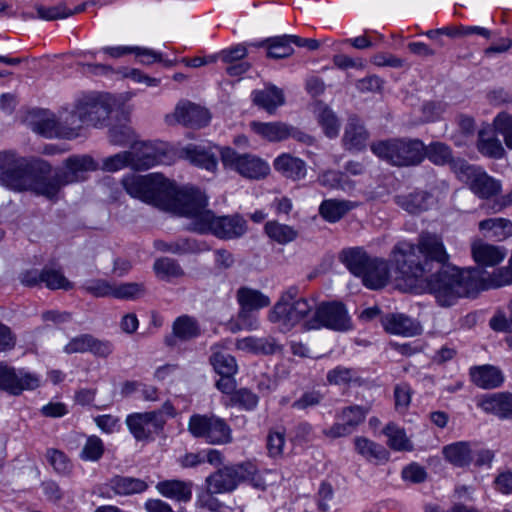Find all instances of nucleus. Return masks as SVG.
Listing matches in <instances>:
<instances>
[{"instance_id":"72a5a7b5","label":"nucleus","mask_w":512,"mask_h":512,"mask_svg":"<svg viewBox=\"0 0 512 512\" xmlns=\"http://www.w3.org/2000/svg\"><path fill=\"white\" fill-rule=\"evenodd\" d=\"M210 363L215 372L221 376H234L238 370L235 358L222 344H215L211 347Z\"/></svg>"},{"instance_id":"ea45409f","label":"nucleus","mask_w":512,"mask_h":512,"mask_svg":"<svg viewBox=\"0 0 512 512\" xmlns=\"http://www.w3.org/2000/svg\"><path fill=\"white\" fill-rule=\"evenodd\" d=\"M315 114L317 122L321 126L324 134L328 138L337 137L340 129V121L335 112L327 105L318 103L315 108Z\"/></svg>"},{"instance_id":"052dcab7","label":"nucleus","mask_w":512,"mask_h":512,"mask_svg":"<svg viewBox=\"0 0 512 512\" xmlns=\"http://www.w3.org/2000/svg\"><path fill=\"white\" fill-rule=\"evenodd\" d=\"M104 453V444L98 436H90L86 440L80 457L86 461H98Z\"/></svg>"},{"instance_id":"f03ea898","label":"nucleus","mask_w":512,"mask_h":512,"mask_svg":"<svg viewBox=\"0 0 512 512\" xmlns=\"http://www.w3.org/2000/svg\"><path fill=\"white\" fill-rule=\"evenodd\" d=\"M472 269L444 266L426 280V288L439 305L449 307L462 297L475 298Z\"/></svg>"},{"instance_id":"5701e85b","label":"nucleus","mask_w":512,"mask_h":512,"mask_svg":"<svg viewBox=\"0 0 512 512\" xmlns=\"http://www.w3.org/2000/svg\"><path fill=\"white\" fill-rule=\"evenodd\" d=\"M129 152L132 153L133 170H147L161 163L165 156L160 148L150 142L133 143Z\"/></svg>"},{"instance_id":"a18cd8bd","label":"nucleus","mask_w":512,"mask_h":512,"mask_svg":"<svg viewBox=\"0 0 512 512\" xmlns=\"http://www.w3.org/2000/svg\"><path fill=\"white\" fill-rule=\"evenodd\" d=\"M153 269L158 278L171 281L184 276V271L179 263L168 257H162L154 262Z\"/></svg>"},{"instance_id":"0eeeda50","label":"nucleus","mask_w":512,"mask_h":512,"mask_svg":"<svg viewBox=\"0 0 512 512\" xmlns=\"http://www.w3.org/2000/svg\"><path fill=\"white\" fill-rule=\"evenodd\" d=\"M351 327V318L345 305L337 301L315 304L312 316L304 323L306 331L327 328L343 332Z\"/></svg>"},{"instance_id":"69168bd1","label":"nucleus","mask_w":512,"mask_h":512,"mask_svg":"<svg viewBox=\"0 0 512 512\" xmlns=\"http://www.w3.org/2000/svg\"><path fill=\"white\" fill-rule=\"evenodd\" d=\"M47 459L57 473L67 475L71 472L72 464L62 451L49 449Z\"/></svg>"},{"instance_id":"f3484780","label":"nucleus","mask_w":512,"mask_h":512,"mask_svg":"<svg viewBox=\"0 0 512 512\" xmlns=\"http://www.w3.org/2000/svg\"><path fill=\"white\" fill-rule=\"evenodd\" d=\"M237 300L241 306L239 313L241 324L248 330L257 329L258 321L250 313L268 307L271 303L270 298L259 290L241 287L237 291Z\"/></svg>"},{"instance_id":"58836bf2","label":"nucleus","mask_w":512,"mask_h":512,"mask_svg":"<svg viewBox=\"0 0 512 512\" xmlns=\"http://www.w3.org/2000/svg\"><path fill=\"white\" fill-rule=\"evenodd\" d=\"M250 126L256 134L270 142L283 141L287 139V133L289 131V125L283 122L264 123L253 121Z\"/></svg>"},{"instance_id":"a19ab883","label":"nucleus","mask_w":512,"mask_h":512,"mask_svg":"<svg viewBox=\"0 0 512 512\" xmlns=\"http://www.w3.org/2000/svg\"><path fill=\"white\" fill-rule=\"evenodd\" d=\"M264 231L269 239L280 245L291 243L298 237V231L293 226L275 220L266 222Z\"/></svg>"},{"instance_id":"dca6fc26","label":"nucleus","mask_w":512,"mask_h":512,"mask_svg":"<svg viewBox=\"0 0 512 512\" xmlns=\"http://www.w3.org/2000/svg\"><path fill=\"white\" fill-rule=\"evenodd\" d=\"M125 422L137 441H146L163 429L166 419L162 417V411H150L130 414Z\"/></svg>"},{"instance_id":"4be33fe9","label":"nucleus","mask_w":512,"mask_h":512,"mask_svg":"<svg viewBox=\"0 0 512 512\" xmlns=\"http://www.w3.org/2000/svg\"><path fill=\"white\" fill-rule=\"evenodd\" d=\"M98 169V164L89 155H73L64 161L63 168L59 169L66 185L83 181L86 173Z\"/></svg>"},{"instance_id":"5fc2aeb1","label":"nucleus","mask_w":512,"mask_h":512,"mask_svg":"<svg viewBox=\"0 0 512 512\" xmlns=\"http://www.w3.org/2000/svg\"><path fill=\"white\" fill-rule=\"evenodd\" d=\"M132 153L122 151L103 159L101 169L107 172H116L126 167L132 169Z\"/></svg>"},{"instance_id":"393cba45","label":"nucleus","mask_w":512,"mask_h":512,"mask_svg":"<svg viewBox=\"0 0 512 512\" xmlns=\"http://www.w3.org/2000/svg\"><path fill=\"white\" fill-rule=\"evenodd\" d=\"M395 203L409 214H420L433 205V196L423 190H415L394 197Z\"/></svg>"},{"instance_id":"e2e57ef3","label":"nucleus","mask_w":512,"mask_h":512,"mask_svg":"<svg viewBox=\"0 0 512 512\" xmlns=\"http://www.w3.org/2000/svg\"><path fill=\"white\" fill-rule=\"evenodd\" d=\"M81 288L94 297H113V284L102 279H93L86 281Z\"/></svg>"},{"instance_id":"7c9ffc66","label":"nucleus","mask_w":512,"mask_h":512,"mask_svg":"<svg viewBox=\"0 0 512 512\" xmlns=\"http://www.w3.org/2000/svg\"><path fill=\"white\" fill-rule=\"evenodd\" d=\"M470 377L472 382L482 389H494L504 382L502 371L489 364L471 367Z\"/></svg>"},{"instance_id":"7ed1b4c3","label":"nucleus","mask_w":512,"mask_h":512,"mask_svg":"<svg viewBox=\"0 0 512 512\" xmlns=\"http://www.w3.org/2000/svg\"><path fill=\"white\" fill-rule=\"evenodd\" d=\"M165 194L160 208L192 219L194 230L200 233L201 223L205 222L206 214L211 213L206 208V196L193 188L178 190L171 181Z\"/></svg>"},{"instance_id":"4d7b16f0","label":"nucleus","mask_w":512,"mask_h":512,"mask_svg":"<svg viewBox=\"0 0 512 512\" xmlns=\"http://www.w3.org/2000/svg\"><path fill=\"white\" fill-rule=\"evenodd\" d=\"M155 248L162 252H170L173 254H187L195 250V244L189 239H178L174 242L155 241Z\"/></svg>"},{"instance_id":"37998d69","label":"nucleus","mask_w":512,"mask_h":512,"mask_svg":"<svg viewBox=\"0 0 512 512\" xmlns=\"http://www.w3.org/2000/svg\"><path fill=\"white\" fill-rule=\"evenodd\" d=\"M173 334L183 341L198 337L200 335L198 321L188 315L179 316L173 323Z\"/></svg>"},{"instance_id":"4c0bfd02","label":"nucleus","mask_w":512,"mask_h":512,"mask_svg":"<svg viewBox=\"0 0 512 512\" xmlns=\"http://www.w3.org/2000/svg\"><path fill=\"white\" fill-rule=\"evenodd\" d=\"M274 168L285 177L301 179L306 174V165L303 160L290 154H282L274 161Z\"/></svg>"},{"instance_id":"a211bd4d","label":"nucleus","mask_w":512,"mask_h":512,"mask_svg":"<svg viewBox=\"0 0 512 512\" xmlns=\"http://www.w3.org/2000/svg\"><path fill=\"white\" fill-rule=\"evenodd\" d=\"M169 124L174 122L190 128H201L210 121L207 109L190 101H180L175 107L174 113L166 117Z\"/></svg>"},{"instance_id":"4468645a","label":"nucleus","mask_w":512,"mask_h":512,"mask_svg":"<svg viewBox=\"0 0 512 512\" xmlns=\"http://www.w3.org/2000/svg\"><path fill=\"white\" fill-rule=\"evenodd\" d=\"M454 170L461 179L467 181L470 189L481 198L492 197L501 189V185L497 180L464 160H458L454 164Z\"/></svg>"},{"instance_id":"3c124183","label":"nucleus","mask_w":512,"mask_h":512,"mask_svg":"<svg viewBox=\"0 0 512 512\" xmlns=\"http://www.w3.org/2000/svg\"><path fill=\"white\" fill-rule=\"evenodd\" d=\"M384 434L388 438V445L394 450H410L411 444L403 429L394 423H389L384 428Z\"/></svg>"},{"instance_id":"412c9836","label":"nucleus","mask_w":512,"mask_h":512,"mask_svg":"<svg viewBox=\"0 0 512 512\" xmlns=\"http://www.w3.org/2000/svg\"><path fill=\"white\" fill-rule=\"evenodd\" d=\"M222 148L211 144H189L180 150V156L197 167L214 172L218 166L217 155L214 150L220 153Z\"/></svg>"},{"instance_id":"bf43d9fd","label":"nucleus","mask_w":512,"mask_h":512,"mask_svg":"<svg viewBox=\"0 0 512 512\" xmlns=\"http://www.w3.org/2000/svg\"><path fill=\"white\" fill-rule=\"evenodd\" d=\"M145 292V287L142 283H123L120 285H113V297L118 299L134 300L142 296Z\"/></svg>"},{"instance_id":"9b49d317","label":"nucleus","mask_w":512,"mask_h":512,"mask_svg":"<svg viewBox=\"0 0 512 512\" xmlns=\"http://www.w3.org/2000/svg\"><path fill=\"white\" fill-rule=\"evenodd\" d=\"M74 101L86 125L95 127L108 118L114 104L111 95L97 92L82 94Z\"/></svg>"},{"instance_id":"de8ad7c7","label":"nucleus","mask_w":512,"mask_h":512,"mask_svg":"<svg viewBox=\"0 0 512 512\" xmlns=\"http://www.w3.org/2000/svg\"><path fill=\"white\" fill-rule=\"evenodd\" d=\"M355 448L359 454L368 460H383L387 457L385 448L365 437L355 438Z\"/></svg>"},{"instance_id":"ddd939ff","label":"nucleus","mask_w":512,"mask_h":512,"mask_svg":"<svg viewBox=\"0 0 512 512\" xmlns=\"http://www.w3.org/2000/svg\"><path fill=\"white\" fill-rule=\"evenodd\" d=\"M221 161L226 168L237 171L250 179H260L269 173V165L260 158L250 154H238L230 147L220 149Z\"/></svg>"},{"instance_id":"6e6552de","label":"nucleus","mask_w":512,"mask_h":512,"mask_svg":"<svg viewBox=\"0 0 512 512\" xmlns=\"http://www.w3.org/2000/svg\"><path fill=\"white\" fill-rule=\"evenodd\" d=\"M189 432L196 438L212 445L232 442V430L226 421L216 415H192L188 422Z\"/></svg>"},{"instance_id":"864d4df0","label":"nucleus","mask_w":512,"mask_h":512,"mask_svg":"<svg viewBox=\"0 0 512 512\" xmlns=\"http://www.w3.org/2000/svg\"><path fill=\"white\" fill-rule=\"evenodd\" d=\"M136 135L133 129L126 125H114L109 129L110 142L117 146H126L136 143Z\"/></svg>"},{"instance_id":"39448f33","label":"nucleus","mask_w":512,"mask_h":512,"mask_svg":"<svg viewBox=\"0 0 512 512\" xmlns=\"http://www.w3.org/2000/svg\"><path fill=\"white\" fill-rule=\"evenodd\" d=\"M35 159L29 160L15 151H0V184L10 190L27 191L30 185Z\"/></svg>"},{"instance_id":"2eb2a0df","label":"nucleus","mask_w":512,"mask_h":512,"mask_svg":"<svg viewBox=\"0 0 512 512\" xmlns=\"http://www.w3.org/2000/svg\"><path fill=\"white\" fill-rule=\"evenodd\" d=\"M201 223L200 233H211L220 239H236L247 231V222L239 215L215 216L211 211Z\"/></svg>"},{"instance_id":"f257e3e1","label":"nucleus","mask_w":512,"mask_h":512,"mask_svg":"<svg viewBox=\"0 0 512 512\" xmlns=\"http://www.w3.org/2000/svg\"><path fill=\"white\" fill-rule=\"evenodd\" d=\"M391 261L399 278L405 281L417 280L433 269V263L445 265L449 254L441 236L422 232L417 243H397L391 252Z\"/></svg>"},{"instance_id":"c03bdc74","label":"nucleus","mask_w":512,"mask_h":512,"mask_svg":"<svg viewBox=\"0 0 512 512\" xmlns=\"http://www.w3.org/2000/svg\"><path fill=\"white\" fill-rule=\"evenodd\" d=\"M481 231H488L491 237L498 240H505L512 236V222L505 218H490L479 223Z\"/></svg>"},{"instance_id":"b1692460","label":"nucleus","mask_w":512,"mask_h":512,"mask_svg":"<svg viewBox=\"0 0 512 512\" xmlns=\"http://www.w3.org/2000/svg\"><path fill=\"white\" fill-rule=\"evenodd\" d=\"M359 278L362 279L364 286L369 289L377 290L384 287L389 280L387 261L380 258H370Z\"/></svg>"},{"instance_id":"09e8293b","label":"nucleus","mask_w":512,"mask_h":512,"mask_svg":"<svg viewBox=\"0 0 512 512\" xmlns=\"http://www.w3.org/2000/svg\"><path fill=\"white\" fill-rule=\"evenodd\" d=\"M477 148L484 156L495 159L502 158L505 153L500 140L496 137L486 138L484 131L479 132Z\"/></svg>"},{"instance_id":"8fccbe9b","label":"nucleus","mask_w":512,"mask_h":512,"mask_svg":"<svg viewBox=\"0 0 512 512\" xmlns=\"http://www.w3.org/2000/svg\"><path fill=\"white\" fill-rule=\"evenodd\" d=\"M43 284L50 290H70L73 284L64 276L61 270L45 267L43 268Z\"/></svg>"},{"instance_id":"423d86ee","label":"nucleus","mask_w":512,"mask_h":512,"mask_svg":"<svg viewBox=\"0 0 512 512\" xmlns=\"http://www.w3.org/2000/svg\"><path fill=\"white\" fill-rule=\"evenodd\" d=\"M169 182L163 175L152 173L145 176L128 175L123 178L122 185L131 197L160 208Z\"/></svg>"},{"instance_id":"2f4dec72","label":"nucleus","mask_w":512,"mask_h":512,"mask_svg":"<svg viewBox=\"0 0 512 512\" xmlns=\"http://www.w3.org/2000/svg\"><path fill=\"white\" fill-rule=\"evenodd\" d=\"M156 490L163 496L178 502H189L192 498V482L179 479L160 481Z\"/></svg>"},{"instance_id":"473e14b6","label":"nucleus","mask_w":512,"mask_h":512,"mask_svg":"<svg viewBox=\"0 0 512 512\" xmlns=\"http://www.w3.org/2000/svg\"><path fill=\"white\" fill-rule=\"evenodd\" d=\"M106 487L115 495L130 496L146 491L148 484L139 478L115 475L108 480Z\"/></svg>"},{"instance_id":"1a4fd4ad","label":"nucleus","mask_w":512,"mask_h":512,"mask_svg":"<svg viewBox=\"0 0 512 512\" xmlns=\"http://www.w3.org/2000/svg\"><path fill=\"white\" fill-rule=\"evenodd\" d=\"M64 186L66 184L59 169L52 174V166L47 161L35 159V168L27 191L56 202Z\"/></svg>"},{"instance_id":"e433bc0d","label":"nucleus","mask_w":512,"mask_h":512,"mask_svg":"<svg viewBox=\"0 0 512 512\" xmlns=\"http://www.w3.org/2000/svg\"><path fill=\"white\" fill-rule=\"evenodd\" d=\"M443 454L445 459L456 467H466L474 458L470 443L465 441L446 445Z\"/></svg>"},{"instance_id":"79ce46f5","label":"nucleus","mask_w":512,"mask_h":512,"mask_svg":"<svg viewBox=\"0 0 512 512\" xmlns=\"http://www.w3.org/2000/svg\"><path fill=\"white\" fill-rule=\"evenodd\" d=\"M355 205L346 200L328 199L324 200L320 207V215L328 222L339 221L347 212L352 210Z\"/></svg>"},{"instance_id":"49530a36","label":"nucleus","mask_w":512,"mask_h":512,"mask_svg":"<svg viewBox=\"0 0 512 512\" xmlns=\"http://www.w3.org/2000/svg\"><path fill=\"white\" fill-rule=\"evenodd\" d=\"M427 157L435 165H445L448 163L454 164L458 161H453L452 151L450 147L442 142H432L425 146L424 158Z\"/></svg>"},{"instance_id":"774afa93","label":"nucleus","mask_w":512,"mask_h":512,"mask_svg":"<svg viewBox=\"0 0 512 512\" xmlns=\"http://www.w3.org/2000/svg\"><path fill=\"white\" fill-rule=\"evenodd\" d=\"M365 416L366 411L363 408L359 406H352L343 409L340 419L341 421L345 422V424L348 425L352 431H354V429L364 421Z\"/></svg>"},{"instance_id":"bb28decb","label":"nucleus","mask_w":512,"mask_h":512,"mask_svg":"<svg viewBox=\"0 0 512 512\" xmlns=\"http://www.w3.org/2000/svg\"><path fill=\"white\" fill-rule=\"evenodd\" d=\"M471 253L477 264L493 267L504 260L507 250L479 240L472 244Z\"/></svg>"},{"instance_id":"f8f14e48","label":"nucleus","mask_w":512,"mask_h":512,"mask_svg":"<svg viewBox=\"0 0 512 512\" xmlns=\"http://www.w3.org/2000/svg\"><path fill=\"white\" fill-rule=\"evenodd\" d=\"M255 473V467L251 463H243L225 466L206 478L209 491L214 493L232 492L237 486Z\"/></svg>"},{"instance_id":"9d476101","label":"nucleus","mask_w":512,"mask_h":512,"mask_svg":"<svg viewBox=\"0 0 512 512\" xmlns=\"http://www.w3.org/2000/svg\"><path fill=\"white\" fill-rule=\"evenodd\" d=\"M316 302L313 299L299 298L297 301L283 306L275 304L269 311L268 319L272 323H280L286 330L304 323L312 316Z\"/></svg>"},{"instance_id":"603ef678","label":"nucleus","mask_w":512,"mask_h":512,"mask_svg":"<svg viewBox=\"0 0 512 512\" xmlns=\"http://www.w3.org/2000/svg\"><path fill=\"white\" fill-rule=\"evenodd\" d=\"M269 42L267 56L273 59H283L292 55L294 49L291 47L288 35H282L266 40Z\"/></svg>"},{"instance_id":"cd10ccee","label":"nucleus","mask_w":512,"mask_h":512,"mask_svg":"<svg viewBox=\"0 0 512 512\" xmlns=\"http://www.w3.org/2000/svg\"><path fill=\"white\" fill-rule=\"evenodd\" d=\"M58 114L60 118V138L74 139L78 137L86 123L78 111L76 103H73L71 109L61 108Z\"/></svg>"},{"instance_id":"c9c22d12","label":"nucleus","mask_w":512,"mask_h":512,"mask_svg":"<svg viewBox=\"0 0 512 512\" xmlns=\"http://www.w3.org/2000/svg\"><path fill=\"white\" fill-rule=\"evenodd\" d=\"M370 256L361 247H351L343 249L339 255V260L356 277L363 274Z\"/></svg>"},{"instance_id":"13d9d810","label":"nucleus","mask_w":512,"mask_h":512,"mask_svg":"<svg viewBox=\"0 0 512 512\" xmlns=\"http://www.w3.org/2000/svg\"><path fill=\"white\" fill-rule=\"evenodd\" d=\"M230 401L232 405L239 406L247 411H252L257 407L259 398L252 391L241 388L232 393Z\"/></svg>"},{"instance_id":"a878e982","label":"nucleus","mask_w":512,"mask_h":512,"mask_svg":"<svg viewBox=\"0 0 512 512\" xmlns=\"http://www.w3.org/2000/svg\"><path fill=\"white\" fill-rule=\"evenodd\" d=\"M385 331L405 337L416 336L421 333L419 322L402 313L388 314L382 320Z\"/></svg>"},{"instance_id":"c85d7f7f","label":"nucleus","mask_w":512,"mask_h":512,"mask_svg":"<svg viewBox=\"0 0 512 512\" xmlns=\"http://www.w3.org/2000/svg\"><path fill=\"white\" fill-rule=\"evenodd\" d=\"M369 134L360 120L350 117L344 129L342 143L349 151H361L366 147Z\"/></svg>"},{"instance_id":"6ab92c4d","label":"nucleus","mask_w":512,"mask_h":512,"mask_svg":"<svg viewBox=\"0 0 512 512\" xmlns=\"http://www.w3.org/2000/svg\"><path fill=\"white\" fill-rule=\"evenodd\" d=\"M39 378L23 370L0 364V389L18 395L25 389H35L39 386Z\"/></svg>"},{"instance_id":"aec40b11","label":"nucleus","mask_w":512,"mask_h":512,"mask_svg":"<svg viewBox=\"0 0 512 512\" xmlns=\"http://www.w3.org/2000/svg\"><path fill=\"white\" fill-rule=\"evenodd\" d=\"M471 269L476 297L482 291L512 284V268L509 265L495 269L492 273H487L485 270L475 267Z\"/></svg>"},{"instance_id":"0e129e2a","label":"nucleus","mask_w":512,"mask_h":512,"mask_svg":"<svg viewBox=\"0 0 512 512\" xmlns=\"http://www.w3.org/2000/svg\"><path fill=\"white\" fill-rule=\"evenodd\" d=\"M323 399L324 395L318 390L305 391L292 403V408L295 410L306 411L309 408L318 406Z\"/></svg>"},{"instance_id":"20e7f679","label":"nucleus","mask_w":512,"mask_h":512,"mask_svg":"<svg viewBox=\"0 0 512 512\" xmlns=\"http://www.w3.org/2000/svg\"><path fill=\"white\" fill-rule=\"evenodd\" d=\"M371 151L394 166L405 167L422 162L425 145L419 139L392 138L372 143Z\"/></svg>"},{"instance_id":"c756f323","label":"nucleus","mask_w":512,"mask_h":512,"mask_svg":"<svg viewBox=\"0 0 512 512\" xmlns=\"http://www.w3.org/2000/svg\"><path fill=\"white\" fill-rule=\"evenodd\" d=\"M251 95L253 103L269 114H274L285 103L283 90L272 84L264 89L254 90Z\"/></svg>"},{"instance_id":"680f3d73","label":"nucleus","mask_w":512,"mask_h":512,"mask_svg":"<svg viewBox=\"0 0 512 512\" xmlns=\"http://www.w3.org/2000/svg\"><path fill=\"white\" fill-rule=\"evenodd\" d=\"M35 131L47 138L60 137L59 114L49 115L35 124Z\"/></svg>"},{"instance_id":"338daca9","label":"nucleus","mask_w":512,"mask_h":512,"mask_svg":"<svg viewBox=\"0 0 512 512\" xmlns=\"http://www.w3.org/2000/svg\"><path fill=\"white\" fill-rule=\"evenodd\" d=\"M36 11L39 18L47 21L63 19L72 16L71 9H68L65 4H59L49 8L38 5L36 6Z\"/></svg>"},{"instance_id":"f704fd0d","label":"nucleus","mask_w":512,"mask_h":512,"mask_svg":"<svg viewBox=\"0 0 512 512\" xmlns=\"http://www.w3.org/2000/svg\"><path fill=\"white\" fill-rule=\"evenodd\" d=\"M484 411L492 413L501 419H512V394L495 393L481 402Z\"/></svg>"},{"instance_id":"6e6d98bb","label":"nucleus","mask_w":512,"mask_h":512,"mask_svg":"<svg viewBox=\"0 0 512 512\" xmlns=\"http://www.w3.org/2000/svg\"><path fill=\"white\" fill-rule=\"evenodd\" d=\"M493 125L496 133L503 137L506 147L512 149V114L499 113L495 117Z\"/></svg>"}]
</instances>
